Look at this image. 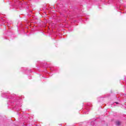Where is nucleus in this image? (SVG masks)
Wrapping results in <instances>:
<instances>
[{
	"instance_id": "nucleus-4",
	"label": "nucleus",
	"mask_w": 126,
	"mask_h": 126,
	"mask_svg": "<svg viewBox=\"0 0 126 126\" xmlns=\"http://www.w3.org/2000/svg\"><path fill=\"white\" fill-rule=\"evenodd\" d=\"M37 66H40V67H43V63L38 62L37 64H36Z\"/></svg>"
},
{
	"instance_id": "nucleus-8",
	"label": "nucleus",
	"mask_w": 126,
	"mask_h": 126,
	"mask_svg": "<svg viewBox=\"0 0 126 126\" xmlns=\"http://www.w3.org/2000/svg\"><path fill=\"white\" fill-rule=\"evenodd\" d=\"M32 71H31V70H29V72H31Z\"/></svg>"
},
{
	"instance_id": "nucleus-3",
	"label": "nucleus",
	"mask_w": 126,
	"mask_h": 126,
	"mask_svg": "<svg viewBox=\"0 0 126 126\" xmlns=\"http://www.w3.org/2000/svg\"><path fill=\"white\" fill-rule=\"evenodd\" d=\"M115 125L117 126H121V125H122V122H121L119 120L116 121L115 122Z\"/></svg>"
},
{
	"instance_id": "nucleus-2",
	"label": "nucleus",
	"mask_w": 126,
	"mask_h": 126,
	"mask_svg": "<svg viewBox=\"0 0 126 126\" xmlns=\"http://www.w3.org/2000/svg\"><path fill=\"white\" fill-rule=\"evenodd\" d=\"M92 107V105L90 104V103H88L87 104V107H86L87 111H89V110L91 109Z\"/></svg>"
},
{
	"instance_id": "nucleus-1",
	"label": "nucleus",
	"mask_w": 126,
	"mask_h": 126,
	"mask_svg": "<svg viewBox=\"0 0 126 126\" xmlns=\"http://www.w3.org/2000/svg\"><path fill=\"white\" fill-rule=\"evenodd\" d=\"M3 98H6L9 99V101L7 102L8 105H10L12 106V108L16 111H19L20 110V106H19V97H13L11 95H8L7 94H2L1 95Z\"/></svg>"
},
{
	"instance_id": "nucleus-6",
	"label": "nucleus",
	"mask_w": 126,
	"mask_h": 126,
	"mask_svg": "<svg viewBox=\"0 0 126 126\" xmlns=\"http://www.w3.org/2000/svg\"><path fill=\"white\" fill-rule=\"evenodd\" d=\"M115 103H116V104H117V105H119V102H115Z\"/></svg>"
},
{
	"instance_id": "nucleus-7",
	"label": "nucleus",
	"mask_w": 126,
	"mask_h": 126,
	"mask_svg": "<svg viewBox=\"0 0 126 126\" xmlns=\"http://www.w3.org/2000/svg\"><path fill=\"white\" fill-rule=\"evenodd\" d=\"M85 115H87V114H88V112H85Z\"/></svg>"
},
{
	"instance_id": "nucleus-5",
	"label": "nucleus",
	"mask_w": 126,
	"mask_h": 126,
	"mask_svg": "<svg viewBox=\"0 0 126 126\" xmlns=\"http://www.w3.org/2000/svg\"><path fill=\"white\" fill-rule=\"evenodd\" d=\"M91 125L92 126H94V125H95V122H94V121H92L91 123Z\"/></svg>"
}]
</instances>
